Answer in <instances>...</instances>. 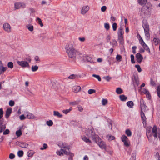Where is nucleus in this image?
<instances>
[{"mask_svg": "<svg viewBox=\"0 0 160 160\" xmlns=\"http://www.w3.org/2000/svg\"><path fill=\"white\" fill-rule=\"evenodd\" d=\"M74 43L73 42L68 43L65 48L66 52L69 58L74 60L76 56L78 54V52L74 48Z\"/></svg>", "mask_w": 160, "mask_h": 160, "instance_id": "obj_1", "label": "nucleus"}, {"mask_svg": "<svg viewBox=\"0 0 160 160\" xmlns=\"http://www.w3.org/2000/svg\"><path fill=\"white\" fill-rule=\"evenodd\" d=\"M93 129L92 127H90V128H87L86 130V135L89 138H91L93 141L96 140L99 137L98 135L95 134V133L93 131Z\"/></svg>", "mask_w": 160, "mask_h": 160, "instance_id": "obj_2", "label": "nucleus"}, {"mask_svg": "<svg viewBox=\"0 0 160 160\" xmlns=\"http://www.w3.org/2000/svg\"><path fill=\"white\" fill-rule=\"evenodd\" d=\"M142 27L144 29L145 36L147 39H149L150 38V35L149 32L150 29L149 24L147 21L143 22Z\"/></svg>", "mask_w": 160, "mask_h": 160, "instance_id": "obj_3", "label": "nucleus"}, {"mask_svg": "<svg viewBox=\"0 0 160 160\" xmlns=\"http://www.w3.org/2000/svg\"><path fill=\"white\" fill-rule=\"evenodd\" d=\"M150 15V11L148 8H147L145 7H142L141 9L140 15L142 18H145L147 16Z\"/></svg>", "mask_w": 160, "mask_h": 160, "instance_id": "obj_4", "label": "nucleus"}, {"mask_svg": "<svg viewBox=\"0 0 160 160\" xmlns=\"http://www.w3.org/2000/svg\"><path fill=\"white\" fill-rule=\"evenodd\" d=\"M58 152L60 156L63 155V153L66 155H69L68 160H73L72 157L74 155L73 153L70 152L69 151H67L64 149H61L60 151Z\"/></svg>", "mask_w": 160, "mask_h": 160, "instance_id": "obj_5", "label": "nucleus"}, {"mask_svg": "<svg viewBox=\"0 0 160 160\" xmlns=\"http://www.w3.org/2000/svg\"><path fill=\"white\" fill-rule=\"evenodd\" d=\"M99 145V147L102 149H105L106 145L105 142L102 141L99 137L96 140L94 141Z\"/></svg>", "mask_w": 160, "mask_h": 160, "instance_id": "obj_6", "label": "nucleus"}, {"mask_svg": "<svg viewBox=\"0 0 160 160\" xmlns=\"http://www.w3.org/2000/svg\"><path fill=\"white\" fill-rule=\"evenodd\" d=\"M17 63L22 68L29 67V63L27 61H18Z\"/></svg>", "mask_w": 160, "mask_h": 160, "instance_id": "obj_7", "label": "nucleus"}, {"mask_svg": "<svg viewBox=\"0 0 160 160\" xmlns=\"http://www.w3.org/2000/svg\"><path fill=\"white\" fill-rule=\"evenodd\" d=\"M140 105L141 108V111L144 112H145L146 110H147V107L146 106L144 103L143 100L142 98H141L140 100Z\"/></svg>", "mask_w": 160, "mask_h": 160, "instance_id": "obj_8", "label": "nucleus"}, {"mask_svg": "<svg viewBox=\"0 0 160 160\" xmlns=\"http://www.w3.org/2000/svg\"><path fill=\"white\" fill-rule=\"evenodd\" d=\"M122 141L124 142V145L128 147L129 146V144L128 142V138L125 135H123L121 137Z\"/></svg>", "mask_w": 160, "mask_h": 160, "instance_id": "obj_9", "label": "nucleus"}, {"mask_svg": "<svg viewBox=\"0 0 160 160\" xmlns=\"http://www.w3.org/2000/svg\"><path fill=\"white\" fill-rule=\"evenodd\" d=\"M3 28L4 30L8 32H11V27L10 25L7 23H5L3 25Z\"/></svg>", "mask_w": 160, "mask_h": 160, "instance_id": "obj_10", "label": "nucleus"}, {"mask_svg": "<svg viewBox=\"0 0 160 160\" xmlns=\"http://www.w3.org/2000/svg\"><path fill=\"white\" fill-rule=\"evenodd\" d=\"M14 5L16 9H18L21 8H24L26 6L24 3L21 2L16 3Z\"/></svg>", "mask_w": 160, "mask_h": 160, "instance_id": "obj_11", "label": "nucleus"}, {"mask_svg": "<svg viewBox=\"0 0 160 160\" xmlns=\"http://www.w3.org/2000/svg\"><path fill=\"white\" fill-rule=\"evenodd\" d=\"M89 9V7L88 5L83 6L81 9V13L85 14Z\"/></svg>", "mask_w": 160, "mask_h": 160, "instance_id": "obj_12", "label": "nucleus"}, {"mask_svg": "<svg viewBox=\"0 0 160 160\" xmlns=\"http://www.w3.org/2000/svg\"><path fill=\"white\" fill-rule=\"evenodd\" d=\"M152 132L153 136L155 138H157V128L155 125H154L152 128Z\"/></svg>", "mask_w": 160, "mask_h": 160, "instance_id": "obj_13", "label": "nucleus"}, {"mask_svg": "<svg viewBox=\"0 0 160 160\" xmlns=\"http://www.w3.org/2000/svg\"><path fill=\"white\" fill-rule=\"evenodd\" d=\"M136 57L137 58V62L141 63L143 59V57L142 55L140 53H138L136 54Z\"/></svg>", "mask_w": 160, "mask_h": 160, "instance_id": "obj_14", "label": "nucleus"}, {"mask_svg": "<svg viewBox=\"0 0 160 160\" xmlns=\"http://www.w3.org/2000/svg\"><path fill=\"white\" fill-rule=\"evenodd\" d=\"M61 148V149H64L66 151V150H68V151H69V149H70V147L68 145H67L65 143H62V144L60 145Z\"/></svg>", "mask_w": 160, "mask_h": 160, "instance_id": "obj_15", "label": "nucleus"}, {"mask_svg": "<svg viewBox=\"0 0 160 160\" xmlns=\"http://www.w3.org/2000/svg\"><path fill=\"white\" fill-rule=\"evenodd\" d=\"M81 87L79 86H75L72 88L73 92H79L81 90Z\"/></svg>", "mask_w": 160, "mask_h": 160, "instance_id": "obj_16", "label": "nucleus"}, {"mask_svg": "<svg viewBox=\"0 0 160 160\" xmlns=\"http://www.w3.org/2000/svg\"><path fill=\"white\" fill-rule=\"evenodd\" d=\"M140 114L141 119L142 122L143 123L145 122H146L147 118L145 116L144 112L142 111H141Z\"/></svg>", "mask_w": 160, "mask_h": 160, "instance_id": "obj_17", "label": "nucleus"}, {"mask_svg": "<svg viewBox=\"0 0 160 160\" xmlns=\"http://www.w3.org/2000/svg\"><path fill=\"white\" fill-rule=\"evenodd\" d=\"M142 92L146 94L147 97H148L147 98H148V99H150L151 95L149 92L148 90L144 88L142 90Z\"/></svg>", "mask_w": 160, "mask_h": 160, "instance_id": "obj_18", "label": "nucleus"}, {"mask_svg": "<svg viewBox=\"0 0 160 160\" xmlns=\"http://www.w3.org/2000/svg\"><path fill=\"white\" fill-rule=\"evenodd\" d=\"M12 112V109L10 108H8L7 109L6 113L5 115L6 118H8L9 116Z\"/></svg>", "mask_w": 160, "mask_h": 160, "instance_id": "obj_19", "label": "nucleus"}, {"mask_svg": "<svg viewBox=\"0 0 160 160\" xmlns=\"http://www.w3.org/2000/svg\"><path fill=\"white\" fill-rule=\"evenodd\" d=\"M138 3L141 6L145 5L147 2V0H137Z\"/></svg>", "mask_w": 160, "mask_h": 160, "instance_id": "obj_20", "label": "nucleus"}, {"mask_svg": "<svg viewBox=\"0 0 160 160\" xmlns=\"http://www.w3.org/2000/svg\"><path fill=\"white\" fill-rule=\"evenodd\" d=\"M18 145L21 147L25 148L28 147V145L26 142H19L18 143Z\"/></svg>", "mask_w": 160, "mask_h": 160, "instance_id": "obj_21", "label": "nucleus"}, {"mask_svg": "<svg viewBox=\"0 0 160 160\" xmlns=\"http://www.w3.org/2000/svg\"><path fill=\"white\" fill-rule=\"evenodd\" d=\"M7 69V67H4L3 66H0V75L4 73Z\"/></svg>", "mask_w": 160, "mask_h": 160, "instance_id": "obj_22", "label": "nucleus"}, {"mask_svg": "<svg viewBox=\"0 0 160 160\" xmlns=\"http://www.w3.org/2000/svg\"><path fill=\"white\" fill-rule=\"evenodd\" d=\"M152 42L153 43L155 46H157L160 43V40L158 38H154Z\"/></svg>", "mask_w": 160, "mask_h": 160, "instance_id": "obj_23", "label": "nucleus"}, {"mask_svg": "<svg viewBox=\"0 0 160 160\" xmlns=\"http://www.w3.org/2000/svg\"><path fill=\"white\" fill-rule=\"evenodd\" d=\"M123 28L122 26H121L118 30V35L123 36Z\"/></svg>", "mask_w": 160, "mask_h": 160, "instance_id": "obj_24", "label": "nucleus"}, {"mask_svg": "<svg viewBox=\"0 0 160 160\" xmlns=\"http://www.w3.org/2000/svg\"><path fill=\"white\" fill-rule=\"evenodd\" d=\"M118 38L120 44L122 45L124 43L123 36L118 35Z\"/></svg>", "mask_w": 160, "mask_h": 160, "instance_id": "obj_25", "label": "nucleus"}, {"mask_svg": "<svg viewBox=\"0 0 160 160\" xmlns=\"http://www.w3.org/2000/svg\"><path fill=\"white\" fill-rule=\"evenodd\" d=\"M53 115L56 116L58 118H61L62 117V115L58 111H53Z\"/></svg>", "mask_w": 160, "mask_h": 160, "instance_id": "obj_26", "label": "nucleus"}, {"mask_svg": "<svg viewBox=\"0 0 160 160\" xmlns=\"http://www.w3.org/2000/svg\"><path fill=\"white\" fill-rule=\"evenodd\" d=\"M120 99L122 101H125L127 99V97L124 95H121L119 96Z\"/></svg>", "mask_w": 160, "mask_h": 160, "instance_id": "obj_27", "label": "nucleus"}, {"mask_svg": "<svg viewBox=\"0 0 160 160\" xmlns=\"http://www.w3.org/2000/svg\"><path fill=\"white\" fill-rule=\"evenodd\" d=\"M27 118L29 119H32L34 118V115L32 113L28 112L26 116Z\"/></svg>", "mask_w": 160, "mask_h": 160, "instance_id": "obj_28", "label": "nucleus"}, {"mask_svg": "<svg viewBox=\"0 0 160 160\" xmlns=\"http://www.w3.org/2000/svg\"><path fill=\"white\" fill-rule=\"evenodd\" d=\"M152 128V127H148L147 129V136L149 139V137H151V135L149 133Z\"/></svg>", "mask_w": 160, "mask_h": 160, "instance_id": "obj_29", "label": "nucleus"}, {"mask_svg": "<svg viewBox=\"0 0 160 160\" xmlns=\"http://www.w3.org/2000/svg\"><path fill=\"white\" fill-rule=\"evenodd\" d=\"M127 106L130 108H132L134 106V103L132 101H128L127 102Z\"/></svg>", "mask_w": 160, "mask_h": 160, "instance_id": "obj_30", "label": "nucleus"}, {"mask_svg": "<svg viewBox=\"0 0 160 160\" xmlns=\"http://www.w3.org/2000/svg\"><path fill=\"white\" fill-rule=\"evenodd\" d=\"M26 27L30 31L32 32L33 30V27L32 25L28 24L26 25Z\"/></svg>", "mask_w": 160, "mask_h": 160, "instance_id": "obj_31", "label": "nucleus"}, {"mask_svg": "<svg viewBox=\"0 0 160 160\" xmlns=\"http://www.w3.org/2000/svg\"><path fill=\"white\" fill-rule=\"evenodd\" d=\"M125 134L128 136L130 137L132 136V133L131 130L127 129L125 131Z\"/></svg>", "mask_w": 160, "mask_h": 160, "instance_id": "obj_32", "label": "nucleus"}, {"mask_svg": "<svg viewBox=\"0 0 160 160\" xmlns=\"http://www.w3.org/2000/svg\"><path fill=\"white\" fill-rule=\"evenodd\" d=\"M110 44L112 45V47H114L117 45V43L115 39H113L112 40L111 42H110Z\"/></svg>", "mask_w": 160, "mask_h": 160, "instance_id": "obj_33", "label": "nucleus"}, {"mask_svg": "<svg viewBox=\"0 0 160 160\" xmlns=\"http://www.w3.org/2000/svg\"><path fill=\"white\" fill-rule=\"evenodd\" d=\"M139 37H140V39H139L140 43L142 45V46L143 47L145 46V45H146V44L144 42L142 38L140 35H139Z\"/></svg>", "mask_w": 160, "mask_h": 160, "instance_id": "obj_34", "label": "nucleus"}, {"mask_svg": "<svg viewBox=\"0 0 160 160\" xmlns=\"http://www.w3.org/2000/svg\"><path fill=\"white\" fill-rule=\"evenodd\" d=\"M82 140L85 142L88 143H91V142L89 139L87 138L86 137L84 136L82 138Z\"/></svg>", "mask_w": 160, "mask_h": 160, "instance_id": "obj_35", "label": "nucleus"}, {"mask_svg": "<svg viewBox=\"0 0 160 160\" xmlns=\"http://www.w3.org/2000/svg\"><path fill=\"white\" fill-rule=\"evenodd\" d=\"M116 92L118 94H120L123 92V91L120 88H118L116 89Z\"/></svg>", "mask_w": 160, "mask_h": 160, "instance_id": "obj_36", "label": "nucleus"}, {"mask_svg": "<svg viewBox=\"0 0 160 160\" xmlns=\"http://www.w3.org/2000/svg\"><path fill=\"white\" fill-rule=\"evenodd\" d=\"M36 20L38 22V24L40 25L41 27H42L43 26V24L42 22L41 19L40 18H36Z\"/></svg>", "mask_w": 160, "mask_h": 160, "instance_id": "obj_37", "label": "nucleus"}, {"mask_svg": "<svg viewBox=\"0 0 160 160\" xmlns=\"http://www.w3.org/2000/svg\"><path fill=\"white\" fill-rule=\"evenodd\" d=\"M72 110V108L70 107L69 109L64 110L62 111V112L65 114H67Z\"/></svg>", "mask_w": 160, "mask_h": 160, "instance_id": "obj_38", "label": "nucleus"}, {"mask_svg": "<svg viewBox=\"0 0 160 160\" xmlns=\"http://www.w3.org/2000/svg\"><path fill=\"white\" fill-rule=\"evenodd\" d=\"M154 157L156 160H160V155L158 152H156V154L154 155Z\"/></svg>", "mask_w": 160, "mask_h": 160, "instance_id": "obj_39", "label": "nucleus"}, {"mask_svg": "<svg viewBox=\"0 0 160 160\" xmlns=\"http://www.w3.org/2000/svg\"><path fill=\"white\" fill-rule=\"evenodd\" d=\"M112 27L113 31H116V30L117 28L118 27L117 24L115 22L113 24H112Z\"/></svg>", "mask_w": 160, "mask_h": 160, "instance_id": "obj_40", "label": "nucleus"}, {"mask_svg": "<svg viewBox=\"0 0 160 160\" xmlns=\"http://www.w3.org/2000/svg\"><path fill=\"white\" fill-rule=\"evenodd\" d=\"M38 67L36 65L32 66V67L31 69L32 72H35L38 69Z\"/></svg>", "mask_w": 160, "mask_h": 160, "instance_id": "obj_41", "label": "nucleus"}, {"mask_svg": "<svg viewBox=\"0 0 160 160\" xmlns=\"http://www.w3.org/2000/svg\"><path fill=\"white\" fill-rule=\"evenodd\" d=\"M86 60L88 62H93V60L92 58L88 56H87L86 57Z\"/></svg>", "mask_w": 160, "mask_h": 160, "instance_id": "obj_42", "label": "nucleus"}, {"mask_svg": "<svg viewBox=\"0 0 160 160\" xmlns=\"http://www.w3.org/2000/svg\"><path fill=\"white\" fill-rule=\"evenodd\" d=\"M157 92L158 96L160 98V85L158 86L157 87Z\"/></svg>", "mask_w": 160, "mask_h": 160, "instance_id": "obj_43", "label": "nucleus"}, {"mask_svg": "<svg viewBox=\"0 0 160 160\" xmlns=\"http://www.w3.org/2000/svg\"><path fill=\"white\" fill-rule=\"evenodd\" d=\"M136 153L135 152L132 153L130 160H136Z\"/></svg>", "mask_w": 160, "mask_h": 160, "instance_id": "obj_44", "label": "nucleus"}, {"mask_svg": "<svg viewBox=\"0 0 160 160\" xmlns=\"http://www.w3.org/2000/svg\"><path fill=\"white\" fill-rule=\"evenodd\" d=\"M107 137L108 138V140L110 141L114 140L115 138V137L112 135H107Z\"/></svg>", "mask_w": 160, "mask_h": 160, "instance_id": "obj_45", "label": "nucleus"}, {"mask_svg": "<svg viewBox=\"0 0 160 160\" xmlns=\"http://www.w3.org/2000/svg\"><path fill=\"white\" fill-rule=\"evenodd\" d=\"M16 135L18 137H20L22 135V132L20 129H19L16 132Z\"/></svg>", "mask_w": 160, "mask_h": 160, "instance_id": "obj_46", "label": "nucleus"}, {"mask_svg": "<svg viewBox=\"0 0 160 160\" xmlns=\"http://www.w3.org/2000/svg\"><path fill=\"white\" fill-rule=\"evenodd\" d=\"M116 59L118 62H120L122 60V56L119 55H117L116 57Z\"/></svg>", "mask_w": 160, "mask_h": 160, "instance_id": "obj_47", "label": "nucleus"}, {"mask_svg": "<svg viewBox=\"0 0 160 160\" xmlns=\"http://www.w3.org/2000/svg\"><path fill=\"white\" fill-rule=\"evenodd\" d=\"M92 76L93 77H94L96 78L97 79H98V81H100L101 80V78L100 76L99 75H96L95 74H92Z\"/></svg>", "mask_w": 160, "mask_h": 160, "instance_id": "obj_48", "label": "nucleus"}, {"mask_svg": "<svg viewBox=\"0 0 160 160\" xmlns=\"http://www.w3.org/2000/svg\"><path fill=\"white\" fill-rule=\"evenodd\" d=\"M34 153V152L29 151L27 153L28 156V157H32Z\"/></svg>", "mask_w": 160, "mask_h": 160, "instance_id": "obj_49", "label": "nucleus"}, {"mask_svg": "<svg viewBox=\"0 0 160 160\" xmlns=\"http://www.w3.org/2000/svg\"><path fill=\"white\" fill-rule=\"evenodd\" d=\"M34 60L36 62L38 63L40 62L39 57L38 56H35Z\"/></svg>", "mask_w": 160, "mask_h": 160, "instance_id": "obj_50", "label": "nucleus"}, {"mask_svg": "<svg viewBox=\"0 0 160 160\" xmlns=\"http://www.w3.org/2000/svg\"><path fill=\"white\" fill-rule=\"evenodd\" d=\"M8 67L10 68H12L13 67V63L12 62H8Z\"/></svg>", "mask_w": 160, "mask_h": 160, "instance_id": "obj_51", "label": "nucleus"}, {"mask_svg": "<svg viewBox=\"0 0 160 160\" xmlns=\"http://www.w3.org/2000/svg\"><path fill=\"white\" fill-rule=\"evenodd\" d=\"M104 25V28L106 29L107 31L110 28V25L108 23H105Z\"/></svg>", "mask_w": 160, "mask_h": 160, "instance_id": "obj_52", "label": "nucleus"}, {"mask_svg": "<svg viewBox=\"0 0 160 160\" xmlns=\"http://www.w3.org/2000/svg\"><path fill=\"white\" fill-rule=\"evenodd\" d=\"M6 128V126L3 124L2 126H0V133L2 132Z\"/></svg>", "mask_w": 160, "mask_h": 160, "instance_id": "obj_53", "label": "nucleus"}, {"mask_svg": "<svg viewBox=\"0 0 160 160\" xmlns=\"http://www.w3.org/2000/svg\"><path fill=\"white\" fill-rule=\"evenodd\" d=\"M18 156L19 157H22L23 155V152L22 150L19 151L18 152Z\"/></svg>", "mask_w": 160, "mask_h": 160, "instance_id": "obj_54", "label": "nucleus"}, {"mask_svg": "<svg viewBox=\"0 0 160 160\" xmlns=\"http://www.w3.org/2000/svg\"><path fill=\"white\" fill-rule=\"evenodd\" d=\"M46 123L48 126H51L52 125L53 123L51 120H49Z\"/></svg>", "mask_w": 160, "mask_h": 160, "instance_id": "obj_55", "label": "nucleus"}, {"mask_svg": "<svg viewBox=\"0 0 160 160\" xmlns=\"http://www.w3.org/2000/svg\"><path fill=\"white\" fill-rule=\"evenodd\" d=\"M96 92V90L93 89H89L88 91V94H91Z\"/></svg>", "mask_w": 160, "mask_h": 160, "instance_id": "obj_56", "label": "nucleus"}, {"mask_svg": "<svg viewBox=\"0 0 160 160\" xmlns=\"http://www.w3.org/2000/svg\"><path fill=\"white\" fill-rule=\"evenodd\" d=\"M135 67L137 69L138 71V72H141L142 71V69L140 66L138 65H135Z\"/></svg>", "mask_w": 160, "mask_h": 160, "instance_id": "obj_57", "label": "nucleus"}, {"mask_svg": "<svg viewBox=\"0 0 160 160\" xmlns=\"http://www.w3.org/2000/svg\"><path fill=\"white\" fill-rule=\"evenodd\" d=\"M79 103V101H75L74 102H71L70 104L72 105H75L78 104Z\"/></svg>", "mask_w": 160, "mask_h": 160, "instance_id": "obj_58", "label": "nucleus"}, {"mask_svg": "<svg viewBox=\"0 0 160 160\" xmlns=\"http://www.w3.org/2000/svg\"><path fill=\"white\" fill-rule=\"evenodd\" d=\"M77 76V75H75L74 74H72L71 75H70L68 77V78L69 79H75Z\"/></svg>", "mask_w": 160, "mask_h": 160, "instance_id": "obj_59", "label": "nucleus"}, {"mask_svg": "<svg viewBox=\"0 0 160 160\" xmlns=\"http://www.w3.org/2000/svg\"><path fill=\"white\" fill-rule=\"evenodd\" d=\"M48 147L46 143H44L43 144V147H41L40 148V149L41 150H43L44 149H46Z\"/></svg>", "mask_w": 160, "mask_h": 160, "instance_id": "obj_60", "label": "nucleus"}, {"mask_svg": "<svg viewBox=\"0 0 160 160\" xmlns=\"http://www.w3.org/2000/svg\"><path fill=\"white\" fill-rule=\"evenodd\" d=\"M131 61L132 63H134L135 61H134V57L133 55H131Z\"/></svg>", "mask_w": 160, "mask_h": 160, "instance_id": "obj_61", "label": "nucleus"}, {"mask_svg": "<svg viewBox=\"0 0 160 160\" xmlns=\"http://www.w3.org/2000/svg\"><path fill=\"white\" fill-rule=\"evenodd\" d=\"M108 103L107 100L105 99H103L102 100V104L103 105H105Z\"/></svg>", "mask_w": 160, "mask_h": 160, "instance_id": "obj_62", "label": "nucleus"}, {"mask_svg": "<svg viewBox=\"0 0 160 160\" xmlns=\"http://www.w3.org/2000/svg\"><path fill=\"white\" fill-rule=\"evenodd\" d=\"M15 104L14 102V101L12 100H10L9 102V105L12 107Z\"/></svg>", "mask_w": 160, "mask_h": 160, "instance_id": "obj_63", "label": "nucleus"}, {"mask_svg": "<svg viewBox=\"0 0 160 160\" xmlns=\"http://www.w3.org/2000/svg\"><path fill=\"white\" fill-rule=\"evenodd\" d=\"M103 78L108 82L109 81L111 78V77L108 76L104 77Z\"/></svg>", "mask_w": 160, "mask_h": 160, "instance_id": "obj_64", "label": "nucleus"}]
</instances>
